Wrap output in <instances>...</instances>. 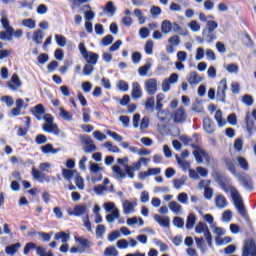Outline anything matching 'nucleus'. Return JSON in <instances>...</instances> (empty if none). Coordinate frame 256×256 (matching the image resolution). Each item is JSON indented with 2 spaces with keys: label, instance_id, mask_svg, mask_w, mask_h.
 I'll return each mask as SVG.
<instances>
[{
  "label": "nucleus",
  "instance_id": "obj_1",
  "mask_svg": "<svg viewBox=\"0 0 256 256\" xmlns=\"http://www.w3.org/2000/svg\"><path fill=\"white\" fill-rule=\"evenodd\" d=\"M228 190L231 193V197L237 211L242 217H245L247 215V211H245V205L243 204V198L241 197V194H239V191H237V189L234 187H229Z\"/></svg>",
  "mask_w": 256,
  "mask_h": 256
},
{
  "label": "nucleus",
  "instance_id": "obj_2",
  "mask_svg": "<svg viewBox=\"0 0 256 256\" xmlns=\"http://www.w3.org/2000/svg\"><path fill=\"white\" fill-rule=\"evenodd\" d=\"M43 119L45 121L42 125L43 131H45V133H52V135H59V126L55 124L51 114H45Z\"/></svg>",
  "mask_w": 256,
  "mask_h": 256
},
{
  "label": "nucleus",
  "instance_id": "obj_3",
  "mask_svg": "<svg viewBox=\"0 0 256 256\" xmlns=\"http://www.w3.org/2000/svg\"><path fill=\"white\" fill-rule=\"evenodd\" d=\"M195 233H198L199 235L204 234L208 247L213 248V237L211 236V232L209 231L207 224L199 222L195 227Z\"/></svg>",
  "mask_w": 256,
  "mask_h": 256
},
{
  "label": "nucleus",
  "instance_id": "obj_4",
  "mask_svg": "<svg viewBox=\"0 0 256 256\" xmlns=\"http://www.w3.org/2000/svg\"><path fill=\"white\" fill-rule=\"evenodd\" d=\"M103 168L99 166V164L90 162V172L92 173L91 182L92 183H99V181L103 180V174H101Z\"/></svg>",
  "mask_w": 256,
  "mask_h": 256
},
{
  "label": "nucleus",
  "instance_id": "obj_5",
  "mask_svg": "<svg viewBox=\"0 0 256 256\" xmlns=\"http://www.w3.org/2000/svg\"><path fill=\"white\" fill-rule=\"evenodd\" d=\"M227 91V80L222 79L218 83V88L216 92V101H220L221 103H224L226 94L225 92Z\"/></svg>",
  "mask_w": 256,
  "mask_h": 256
},
{
  "label": "nucleus",
  "instance_id": "obj_6",
  "mask_svg": "<svg viewBox=\"0 0 256 256\" xmlns=\"http://www.w3.org/2000/svg\"><path fill=\"white\" fill-rule=\"evenodd\" d=\"M82 144L84 145V153H93V151H97V146H95V142L89 136H80Z\"/></svg>",
  "mask_w": 256,
  "mask_h": 256
},
{
  "label": "nucleus",
  "instance_id": "obj_7",
  "mask_svg": "<svg viewBox=\"0 0 256 256\" xmlns=\"http://www.w3.org/2000/svg\"><path fill=\"white\" fill-rule=\"evenodd\" d=\"M89 208L87 205L78 204L74 206L73 209H68V215H74V217H81L82 215H87Z\"/></svg>",
  "mask_w": 256,
  "mask_h": 256
},
{
  "label": "nucleus",
  "instance_id": "obj_8",
  "mask_svg": "<svg viewBox=\"0 0 256 256\" xmlns=\"http://www.w3.org/2000/svg\"><path fill=\"white\" fill-rule=\"evenodd\" d=\"M157 79L150 78L144 82V89L148 93V95H155L157 93Z\"/></svg>",
  "mask_w": 256,
  "mask_h": 256
},
{
  "label": "nucleus",
  "instance_id": "obj_9",
  "mask_svg": "<svg viewBox=\"0 0 256 256\" xmlns=\"http://www.w3.org/2000/svg\"><path fill=\"white\" fill-rule=\"evenodd\" d=\"M8 89L11 91H19L21 89V86L23 85V82H21V78H19V75L13 74L11 79L7 82Z\"/></svg>",
  "mask_w": 256,
  "mask_h": 256
},
{
  "label": "nucleus",
  "instance_id": "obj_10",
  "mask_svg": "<svg viewBox=\"0 0 256 256\" xmlns=\"http://www.w3.org/2000/svg\"><path fill=\"white\" fill-rule=\"evenodd\" d=\"M193 155L197 161V163H202L203 161H209V154L202 148L196 147L193 150Z\"/></svg>",
  "mask_w": 256,
  "mask_h": 256
},
{
  "label": "nucleus",
  "instance_id": "obj_11",
  "mask_svg": "<svg viewBox=\"0 0 256 256\" xmlns=\"http://www.w3.org/2000/svg\"><path fill=\"white\" fill-rule=\"evenodd\" d=\"M235 177L238 178L239 183L244 189H253V183L251 182V176L247 174H236Z\"/></svg>",
  "mask_w": 256,
  "mask_h": 256
},
{
  "label": "nucleus",
  "instance_id": "obj_12",
  "mask_svg": "<svg viewBox=\"0 0 256 256\" xmlns=\"http://www.w3.org/2000/svg\"><path fill=\"white\" fill-rule=\"evenodd\" d=\"M141 169V162L138 160L133 163V165H125V171L129 179H135V171H139Z\"/></svg>",
  "mask_w": 256,
  "mask_h": 256
},
{
  "label": "nucleus",
  "instance_id": "obj_13",
  "mask_svg": "<svg viewBox=\"0 0 256 256\" xmlns=\"http://www.w3.org/2000/svg\"><path fill=\"white\" fill-rule=\"evenodd\" d=\"M135 207H137V201L131 202L129 200H125L122 203L124 215H131V213H135Z\"/></svg>",
  "mask_w": 256,
  "mask_h": 256
},
{
  "label": "nucleus",
  "instance_id": "obj_14",
  "mask_svg": "<svg viewBox=\"0 0 256 256\" xmlns=\"http://www.w3.org/2000/svg\"><path fill=\"white\" fill-rule=\"evenodd\" d=\"M174 123H183L187 119V112L184 108H178L172 115Z\"/></svg>",
  "mask_w": 256,
  "mask_h": 256
},
{
  "label": "nucleus",
  "instance_id": "obj_15",
  "mask_svg": "<svg viewBox=\"0 0 256 256\" xmlns=\"http://www.w3.org/2000/svg\"><path fill=\"white\" fill-rule=\"evenodd\" d=\"M112 174L116 179H125V177H127V171L125 170V167L123 169L119 165H114L112 167Z\"/></svg>",
  "mask_w": 256,
  "mask_h": 256
},
{
  "label": "nucleus",
  "instance_id": "obj_16",
  "mask_svg": "<svg viewBox=\"0 0 256 256\" xmlns=\"http://www.w3.org/2000/svg\"><path fill=\"white\" fill-rule=\"evenodd\" d=\"M40 151H42V153H43L44 155H49V154H51V155H57V153H59V151H61V148L55 149V148L53 147V144L48 143V144H46V145L41 146V147H40Z\"/></svg>",
  "mask_w": 256,
  "mask_h": 256
},
{
  "label": "nucleus",
  "instance_id": "obj_17",
  "mask_svg": "<svg viewBox=\"0 0 256 256\" xmlns=\"http://www.w3.org/2000/svg\"><path fill=\"white\" fill-rule=\"evenodd\" d=\"M131 97L132 99H141L143 97V90H141V85L138 82L132 83Z\"/></svg>",
  "mask_w": 256,
  "mask_h": 256
},
{
  "label": "nucleus",
  "instance_id": "obj_18",
  "mask_svg": "<svg viewBox=\"0 0 256 256\" xmlns=\"http://www.w3.org/2000/svg\"><path fill=\"white\" fill-rule=\"evenodd\" d=\"M215 206L217 209H225L227 205H229V202L227 201V198L223 196V194H218L214 199Z\"/></svg>",
  "mask_w": 256,
  "mask_h": 256
},
{
  "label": "nucleus",
  "instance_id": "obj_19",
  "mask_svg": "<svg viewBox=\"0 0 256 256\" xmlns=\"http://www.w3.org/2000/svg\"><path fill=\"white\" fill-rule=\"evenodd\" d=\"M255 252V241L247 240L244 244V249L242 252V256H249L251 253Z\"/></svg>",
  "mask_w": 256,
  "mask_h": 256
},
{
  "label": "nucleus",
  "instance_id": "obj_20",
  "mask_svg": "<svg viewBox=\"0 0 256 256\" xmlns=\"http://www.w3.org/2000/svg\"><path fill=\"white\" fill-rule=\"evenodd\" d=\"M32 177L34 181H39L40 183L45 181L49 182L47 176L41 170H37L35 168L32 169Z\"/></svg>",
  "mask_w": 256,
  "mask_h": 256
},
{
  "label": "nucleus",
  "instance_id": "obj_21",
  "mask_svg": "<svg viewBox=\"0 0 256 256\" xmlns=\"http://www.w3.org/2000/svg\"><path fill=\"white\" fill-rule=\"evenodd\" d=\"M33 115L38 119V121H41L43 117H45V108L43 107V104H38L34 108H32Z\"/></svg>",
  "mask_w": 256,
  "mask_h": 256
},
{
  "label": "nucleus",
  "instance_id": "obj_22",
  "mask_svg": "<svg viewBox=\"0 0 256 256\" xmlns=\"http://www.w3.org/2000/svg\"><path fill=\"white\" fill-rule=\"evenodd\" d=\"M168 207L174 215H181L183 213V206L177 201L169 202Z\"/></svg>",
  "mask_w": 256,
  "mask_h": 256
},
{
  "label": "nucleus",
  "instance_id": "obj_23",
  "mask_svg": "<svg viewBox=\"0 0 256 256\" xmlns=\"http://www.w3.org/2000/svg\"><path fill=\"white\" fill-rule=\"evenodd\" d=\"M202 37L203 40L206 41V43H213V41L217 40V35L215 32H212L210 30H202Z\"/></svg>",
  "mask_w": 256,
  "mask_h": 256
},
{
  "label": "nucleus",
  "instance_id": "obj_24",
  "mask_svg": "<svg viewBox=\"0 0 256 256\" xmlns=\"http://www.w3.org/2000/svg\"><path fill=\"white\" fill-rule=\"evenodd\" d=\"M83 59L90 65H97V61H99V54L94 52H88Z\"/></svg>",
  "mask_w": 256,
  "mask_h": 256
},
{
  "label": "nucleus",
  "instance_id": "obj_25",
  "mask_svg": "<svg viewBox=\"0 0 256 256\" xmlns=\"http://www.w3.org/2000/svg\"><path fill=\"white\" fill-rule=\"evenodd\" d=\"M154 220L160 227H169L170 219L168 216H161L159 214L154 215Z\"/></svg>",
  "mask_w": 256,
  "mask_h": 256
},
{
  "label": "nucleus",
  "instance_id": "obj_26",
  "mask_svg": "<svg viewBox=\"0 0 256 256\" xmlns=\"http://www.w3.org/2000/svg\"><path fill=\"white\" fill-rule=\"evenodd\" d=\"M45 38V34L41 31V29L35 30L32 34V41L36 45H41L43 43V39Z\"/></svg>",
  "mask_w": 256,
  "mask_h": 256
},
{
  "label": "nucleus",
  "instance_id": "obj_27",
  "mask_svg": "<svg viewBox=\"0 0 256 256\" xmlns=\"http://www.w3.org/2000/svg\"><path fill=\"white\" fill-rule=\"evenodd\" d=\"M1 24L3 26V29H5V31H8V33H13V27H11V25H9V19L7 18V12L1 13Z\"/></svg>",
  "mask_w": 256,
  "mask_h": 256
},
{
  "label": "nucleus",
  "instance_id": "obj_28",
  "mask_svg": "<svg viewBox=\"0 0 256 256\" xmlns=\"http://www.w3.org/2000/svg\"><path fill=\"white\" fill-rule=\"evenodd\" d=\"M201 81H203V78L195 71L191 72L188 76V83H190V85H199Z\"/></svg>",
  "mask_w": 256,
  "mask_h": 256
},
{
  "label": "nucleus",
  "instance_id": "obj_29",
  "mask_svg": "<svg viewBox=\"0 0 256 256\" xmlns=\"http://www.w3.org/2000/svg\"><path fill=\"white\" fill-rule=\"evenodd\" d=\"M203 129L206 133H215V125H213L210 118H204Z\"/></svg>",
  "mask_w": 256,
  "mask_h": 256
},
{
  "label": "nucleus",
  "instance_id": "obj_30",
  "mask_svg": "<svg viewBox=\"0 0 256 256\" xmlns=\"http://www.w3.org/2000/svg\"><path fill=\"white\" fill-rule=\"evenodd\" d=\"M173 31V24L169 20H164L161 23V32L164 33V35H169Z\"/></svg>",
  "mask_w": 256,
  "mask_h": 256
},
{
  "label": "nucleus",
  "instance_id": "obj_31",
  "mask_svg": "<svg viewBox=\"0 0 256 256\" xmlns=\"http://www.w3.org/2000/svg\"><path fill=\"white\" fill-rule=\"evenodd\" d=\"M21 25L26 27V29L33 30L37 27V22L31 18H26L22 20Z\"/></svg>",
  "mask_w": 256,
  "mask_h": 256
},
{
  "label": "nucleus",
  "instance_id": "obj_32",
  "mask_svg": "<svg viewBox=\"0 0 256 256\" xmlns=\"http://www.w3.org/2000/svg\"><path fill=\"white\" fill-rule=\"evenodd\" d=\"M127 225L130 227H133V225H139L140 227H143L145 222L140 217H132L127 219Z\"/></svg>",
  "mask_w": 256,
  "mask_h": 256
},
{
  "label": "nucleus",
  "instance_id": "obj_33",
  "mask_svg": "<svg viewBox=\"0 0 256 256\" xmlns=\"http://www.w3.org/2000/svg\"><path fill=\"white\" fill-rule=\"evenodd\" d=\"M157 117L161 123H167L169 121V111L168 110H157Z\"/></svg>",
  "mask_w": 256,
  "mask_h": 256
},
{
  "label": "nucleus",
  "instance_id": "obj_34",
  "mask_svg": "<svg viewBox=\"0 0 256 256\" xmlns=\"http://www.w3.org/2000/svg\"><path fill=\"white\" fill-rule=\"evenodd\" d=\"M236 161L239 167L243 169V171H249V162L247 161V159H245V157L239 156L237 157Z\"/></svg>",
  "mask_w": 256,
  "mask_h": 256
},
{
  "label": "nucleus",
  "instance_id": "obj_35",
  "mask_svg": "<svg viewBox=\"0 0 256 256\" xmlns=\"http://www.w3.org/2000/svg\"><path fill=\"white\" fill-rule=\"evenodd\" d=\"M19 249H21V243H16L7 246L5 251L7 255H15V252L19 251Z\"/></svg>",
  "mask_w": 256,
  "mask_h": 256
},
{
  "label": "nucleus",
  "instance_id": "obj_36",
  "mask_svg": "<svg viewBox=\"0 0 256 256\" xmlns=\"http://www.w3.org/2000/svg\"><path fill=\"white\" fill-rule=\"evenodd\" d=\"M59 115L64 121H73V114L63 108H59Z\"/></svg>",
  "mask_w": 256,
  "mask_h": 256
},
{
  "label": "nucleus",
  "instance_id": "obj_37",
  "mask_svg": "<svg viewBox=\"0 0 256 256\" xmlns=\"http://www.w3.org/2000/svg\"><path fill=\"white\" fill-rule=\"evenodd\" d=\"M195 241H196V245H197L198 249H200L201 253H203V254L207 253V244H205L203 237H201V238L196 237Z\"/></svg>",
  "mask_w": 256,
  "mask_h": 256
},
{
  "label": "nucleus",
  "instance_id": "obj_38",
  "mask_svg": "<svg viewBox=\"0 0 256 256\" xmlns=\"http://www.w3.org/2000/svg\"><path fill=\"white\" fill-rule=\"evenodd\" d=\"M103 188L107 193H115V187L113 186V184L111 183V181L109 180V178H105L103 180Z\"/></svg>",
  "mask_w": 256,
  "mask_h": 256
},
{
  "label": "nucleus",
  "instance_id": "obj_39",
  "mask_svg": "<svg viewBox=\"0 0 256 256\" xmlns=\"http://www.w3.org/2000/svg\"><path fill=\"white\" fill-rule=\"evenodd\" d=\"M163 101H165V94L159 93L156 95V111L163 109Z\"/></svg>",
  "mask_w": 256,
  "mask_h": 256
},
{
  "label": "nucleus",
  "instance_id": "obj_40",
  "mask_svg": "<svg viewBox=\"0 0 256 256\" xmlns=\"http://www.w3.org/2000/svg\"><path fill=\"white\" fill-rule=\"evenodd\" d=\"M185 183H187V176H182L179 179L173 180L174 188H176L177 190L181 189L183 185H185Z\"/></svg>",
  "mask_w": 256,
  "mask_h": 256
},
{
  "label": "nucleus",
  "instance_id": "obj_41",
  "mask_svg": "<svg viewBox=\"0 0 256 256\" xmlns=\"http://www.w3.org/2000/svg\"><path fill=\"white\" fill-rule=\"evenodd\" d=\"M196 221H197V217L195 216V214L193 213L189 214L186 221V229H193Z\"/></svg>",
  "mask_w": 256,
  "mask_h": 256
},
{
  "label": "nucleus",
  "instance_id": "obj_42",
  "mask_svg": "<svg viewBox=\"0 0 256 256\" xmlns=\"http://www.w3.org/2000/svg\"><path fill=\"white\" fill-rule=\"evenodd\" d=\"M54 239L56 241H59V239H60L61 242L65 244V243H67V241H69L70 236H69V234H67L65 232H58L55 234Z\"/></svg>",
  "mask_w": 256,
  "mask_h": 256
},
{
  "label": "nucleus",
  "instance_id": "obj_43",
  "mask_svg": "<svg viewBox=\"0 0 256 256\" xmlns=\"http://www.w3.org/2000/svg\"><path fill=\"white\" fill-rule=\"evenodd\" d=\"M104 147H105L106 149H108V151H109L110 153H121V150L119 149V147L115 146V145L113 144V142H111V141L105 142V143H104Z\"/></svg>",
  "mask_w": 256,
  "mask_h": 256
},
{
  "label": "nucleus",
  "instance_id": "obj_44",
  "mask_svg": "<svg viewBox=\"0 0 256 256\" xmlns=\"http://www.w3.org/2000/svg\"><path fill=\"white\" fill-rule=\"evenodd\" d=\"M150 70H151V64L147 63L138 69V73L140 77H147V75H149Z\"/></svg>",
  "mask_w": 256,
  "mask_h": 256
},
{
  "label": "nucleus",
  "instance_id": "obj_45",
  "mask_svg": "<svg viewBox=\"0 0 256 256\" xmlns=\"http://www.w3.org/2000/svg\"><path fill=\"white\" fill-rule=\"evenodd\" d=\"M75 175L77 176V171H73V170H69V169L62 170V176L67 181H71V179H73V177H75Z\"/></svg>",
  "mask_w": 256,
  "mask_h": 256
},
{
  "label": "nucleus",
  "instance_id": "obj_46",
  "mask_svg": "<svg viewBox=\"0 0 256 256\" xmlns=\"http://www.w3.org/2000/svg\"><path fill=\"white\" fill-rule=\"evenodd\" d=\"M231 241H233V239L229 236H226L223 239H221V237H219V236L215 237V243L218 246L227 245V244L231 243Z\"/></svg>",
  "mask_w": 256,
  "mask_h": 256
},
{
  "label": "nucleus",
  "instance_id": "obj_47",
  "mask_svg": "<svg viewBox=\"0 0 256 256\" xmlns=\"http://www.w3.org/2000/svg\"><path fill=\"white\" fill-rule=\"evenodd\" d=\"M103 207L106 213H115V211H119V209H117V206L113 202H106L104 203Z\"/></svg>",
  "mask_w": 256,
  "mask_h": 256
},
{
  "label": "nucleus",
  "instance_id": "obj_48",
  "mask_svg": "<svg viewBox=\"0 0 256 256\" xmlns=\"http://www.w3.org/2000/svg\"><path fill=\"white\" fill-rule=\"evenodd\" d=\"M217 27H219V24L217 23V21L208 20L207 23H206V28H204V30L212 31V32L215 33V29H217Z\"/></svg>",
  "mask_w": 256,
  "mask_h": 256
},
{
  "label": "nucleus",
  "instance_id": "obj_49",
  "mask_svg": "<svg viewBox=\"0 0 256 256\" xmlns=\"http://www.w3.org/2000/svg\"><path fill=\"white\" fill-rule=\"evenodd\" d=\"M105 133L109 135V137H112L114 141H117V143H121L123 141V136L119 135L117 132L105 130Z\"/></svg>",
  "mask_w": 256,
  "mask_h": 256
},
{
  "label": "nucleus",
  "instance_id": "obj_50",
  "mask_svg": "<svg viewBox=\"0 0 256 256\" xmlns=\"http://www.w3.org/2000/svg\"><path fill=\"white\" fill-rule=\"evenodd\" d=\"M231 219H233V212L231 210H225L222 213L221 220L223 223H230Z\"/></svg>",
  "mask_w": 256,
  "mask_h": 256
},
{
  "label": "nucleus",
  "instance_id": "obj_51",
  "mask_svg": "<svg viewBox=\"0 0 256 256\" xmlns=\"http://www.w3.org/2000/svg\"><path fill=\"white\" fill-rule=\"evenodd\" d=\"M177 201L182 205H187V203H189V195H187L185 192H181L177 196Z\"/></svg>",
  "mask_w": 256,
  "mask_h": 256
},
{
  "label": "nucleus",
  "instance_id": "obj_52",
  "mask_svg": "<svg viewBox=\"0 0 256 256\" xmlns=\"http://www.w3.org/2000/svg\"><path fill=\"white\" fill-rule=\"evenodd\" d=\"M154 46L155 42H153V40H147L146 44L144 45V51L146 55H151L153 53Z\"/></svg>",
  "mask_w": 256,
  "mask_h": 256
},
{
  "label": "nucleus",
  "instance_id": "obj_53",
  "mask_svg": "<svg viewBox=\"0 0 256 256\" xmlns=\"http://www.w3.org/2000/svg\"><path fill=\"white\" fill-rule=\"evenodd\" d=\"M246 127H247V131H249L250 133H252L253 131H256L255 124L253 120H251L249 113H247L246 115Z\"/></svg>",
  "mask_w": 256,
  "mask_h": 256
},
{
  "label": "nucleus",
  "instance_id": "obj_54",
  "mask_svg": "<svg viewBox=\"0 0 256 256\" xmlns=\"http://www.w3.org/2000/svg\"><path fill=\"white\" fill-rule=\"evenodd\" d=\"M119 217V210H115V212L106 215V221L107 223H114Z\"/></svg>",
  "mask_w": 256,
  "mask_h": 256
},
{
  "label": "nucleus",
  "instance_id": "obj_55",
  "mask_svg": "<svg viewBox=\"0 0 256 256\" xmlns=\"http://www.w3.org/2000/svg\"><path fill=\"white\" fill-rule=\"evenodd\" d=\"M55 41L59 47H65L67 45V38L63 35L56 34Z\"/></svg>",
  "mask_w": 256,
  "mask_h": 256
},
{
  "label": "nucleus",
  "instance_id": "obj_56",
  "mask_svg": "<svg viewBox=\"0 0 256 256\" xmlns=\"http://www.w3.org/2000/svg\"><path fill=\"white\" fill-rule=\"evenodd\" d=\"M13 32L9 31H1L0 32V39L1 41H13Z\"/></svg>",
  "mask_w": 256,
  "mask_h": 256
},
{
  "label": "nucleus",
  "instance_id": "obj_57",
  "mask_svg": "<svg viewBox=\"0 0 256 256\" xmlns=\"http://www.w3.org/2000/svg\"><path fill=\"white\" fill-rule=\"evenodd\" d=\"M188 27L191 29L193 33H199V31H201V25H199V22H197V20H192L188 24Z\"/></svg>",
  "mask_w": 256,
  "mask_h": 256
},
{
  "label": "nucleus",
  "instance_id": "obj_58",
  "mask_svg": "<svg viewBox=\"0 0 256 256\" xmlns=\"http://www.w3.org/2000/svg\"><path fill=\"white\" fill-rule=\"evenodd\" d=\"M74 183H75L76 187H78V189H80V191H83V189H85V183L83 181V177H81L79 174H76Z\"/></svg>",
  "mask_w": 256,
  "mask_h": 256
},
{
  "label": "nucleus",
  "instance_id": "obj_59",
  "mask_svg": "<svg viewBox=\"0 0 256 256\" xmlns=\"http://www.w3.org/2000/svg\"><path fill=\"white\" fill-rule=\"evenodd\" d=\"M214 117L218 123V127H224L226 122L223 121V112H221V110H217Z\"/></svg>",
  "mask_w": 256,
  "mask_h": 256
},
{
  "label": "nucleus",
  "instance_id": "obj_60",
  "mask_svg": "<svg viewBox=\"0 0 256 256\" xmlns=\"http://www.w3.org/2000/svg\"><path fill=\"white\" fill-rule=\"evenodd\" d=\"M105 256H119V251L114 246H109L104 251Z\"/></svg>",
  "mask_w": 256,
  "mask_h": 256
},
{
  "label": "nucleus",
  "instance_id": "obj_61",
  "mask_svg": "<svg viewBox=\"0 0 256 256\" xmlns=\"http://www.w3.org/2000/svg\"><path fill=\"white\" fill-rule=\"evenodd\" d=\"M146 111H151V109L155 108V98L148 97L146 98V102L144 104Z\"/></svg>",
  "mask_w": 256,
  "mask_h": 256
},
{
  "label": "nucleus",
  "instance_id": "obj_62",
  "mask_svg": "<svg viewBox=\"0 0 256 256\" xmlns=\"http://www.w3.org/2000/svg\"><path fill=\"white\" fill-rule=\"evenodd\" d=\"M225 69H226V71H228V73H234V74L239 73V65H237L235 63L226 65Z\"/></svg>",
  "mask_w": 256,
  "mask_h": 256
},
{
  "label": "nucleus",
  "instance_id": "obj_63",
  "mask_svg": "<svg viewBox=\"0 0 256 256\" xmlns=\"http://www.w3.org/2000/svg\"><path fill=\"white\" fill-rule=\"evenodd\" d=\"M36 254L39 256H55V255H53V252H51V251L46 252L45 249L41 246H37Z\"/></svg>",
  "mask_w": 256,
  "mask_h": 256
},
{
  "label": "nucleus",
  "instance_id": "obj_64",
  "mask_svg": "<svg viewBox=\"0 0 256 256\" xmlns=\"http://www.w3.org/2000/svg\"><path fill=\"white\" fill-rule=\"evenodd\" d=\"M1 102L5 103L8 107H13L15 101L13 100V97L11 96H2L1 97Z\"/></svg>",
  "mask_w": 256,
  "mask_h": 256
}]
</instances>
